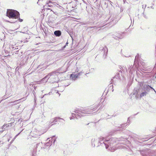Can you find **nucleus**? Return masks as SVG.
<instances>
[{"label": "nucleus", "instance_id": "20e7f679", "mask_svg": "<svg viewBox=\"0 0 156 156\" xmlns=\"http://www.w3.org/2000/svg\"><path fill=\"white\" fill-rule=\"evenodd\" d=\"M54 34L57 37L60 36L61 34V32L59 30L55 31L54 32Z\"/></svg>", "mask_w": 156, "mask_h": 156}, {"label": "nucleus", "instance_id": "f03ea898", "mask_svg": "<svg viewBox=\"0 0 156 156\" xmlns=\"http://www.w3.org/2000/svg\"><path fill=\"white\" fill-rule=\"evenodd\" d=\"M61 119L59 117H57L51 119L49 122V124L51 126L55 124V123L58 121V120Z\"/></svg>", "mask_w": 156, "mask_h": 156}, {"label": "nucleus", "instance_id": "7ed1b4c3", "mask_svg": "<svg viewBox=\"0 0 156 156\" xmlns=\"http://www.w3.org/2000/svg\"><path fill=\"white\" fill-rule=\"evenodd\" d=\"M13 123V122L4 125L2 126V128L4 129V130L8 129L9 126H12Z\"/></svg>", "mask_w": 156, "mask_h": 156}, {"label": "nucleus", "instance_id": "423d86ee", "mask_svg": "<svg viewBox=\"0 0 156 156\" xmlns=\"http://www.w3.org/2000/svg\"><path fill=\"white\" fill-rule=\"evenodd\" d=\"M146 92H143L141 93L140 95V97H142L143 96H145L146 95Z\"/></svg>", "mask_w": 156, "mask_h": 156}, {"label": "nucleus", "instance_id": "39448f33", "mask_svg": "<svg viewBox=\"0 0 156 156\" xmlns=\"http://www.w3.org/2000/svg\"><path fill=\"white\" fill-rule=\"evenodd\" d=\"M77 77V76L76 74H72L70 75V77L71 78L73 79H74Z\"/></svg>", "mask_w": 156, "mask_h": 156}, {"label": "nucleus", "instance_id": "6e6552de", "mask_svg": "<svg viewBox=\"0 0 156 156\" xmlns=\"http://www.w3.org/2000/svg\"><path fill=\"white\" fill-rule=\"evenodd\" d=\"M106 147V148H107V146H106V147Z\"/></svg>", "mask_w": 156, "mask_h": 156}, {"label": "nucleus", "instance_id": "0eeeda50", "mask_svg": "<svg viewBox=\"0 0 156 156\" xmlns=\"http://www.w3.org/2000/svg\"><path fill=\"white\" fill-rule=\"evenodd\" d=\"M20 18V17H19ZM18 20H19V21L20 22H22L23 21V20L22 19H20V18H18Z\"/></svg>", "mask_w": 156, "mask_h": 156}, {"label": "nucleus", "instance_id": "f257e3e1", "mask_svg": "<svg viewBox=\"0 0 156 156\" xmlns=\"http://www.w3.org/2000/svg\"><path fill=\"white\" fill-rule=\"evenodd\" d=\"M7 16L9 18L17 19L20 17V14L16 10L8 9L7 11Z\"/></svg>", "mask_w": 156, "mask_h": 156}]
</instances>
